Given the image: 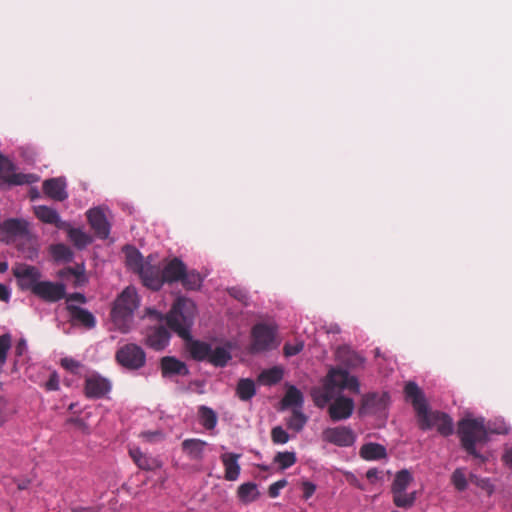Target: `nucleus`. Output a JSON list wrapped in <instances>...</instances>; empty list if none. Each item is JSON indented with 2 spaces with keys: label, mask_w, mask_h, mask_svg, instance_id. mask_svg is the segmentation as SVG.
<instances>
[{
  "label": "nucleus",
  "mask_w": 512,
  "mask_h": 512,
  "mask_svg": "<svg viewBox=\"0 0 512 512\" xmlns=\"http://www.w3.org/2000/svg\"><path fill=\"white\" fill-rule=\"evenodd\" d=\"M196 312V304L191 299L178 297L170 311L166 314L165 321L173 332L187 342V350L191 357L194 360L203 361L208 360L211 345L192 339L191 329L194 324Z\"/></svg>",
  "instance_id": "1"
},
{
  "label": "nucleus",
  "mask_w": 512,
  "mask_h": 512,
  "mask_svg": "<svg viewBox=\"0 0 512 512\" xmlns=\"http://www.w3.org/2000/svg\"><path fill=\"white\" fill-rule=\"evenodd\" d=\"M404 392L406 398L413 405L421 430L427 431L436 428L438 433L444 437L453 434L454 424L452 418L444 412L430 411L424 393L415 382H408L405 385Z\"/></svg>",
  "instance_id": "2"
},
{
  "label": "nucleus",
  "mask_w": 512,
  "mask_h": 512,
  "mask_svg": "<svg viewBox=\"0 0 512 512\" xmlns=\"http://www.w3.org/2000/svg\"><path fill=\"white\" fill-rule=\"evenodd\" d=\"M312 395L317 407L324 408L329 404L328 414L334 422L346 420L350 418L354 412V400L342 395L339 390H336L332 372L329 373L323 387L315 390Z\"/></svg>",
  "instance_id": "3"
},
{
  "label": "nucleus",
  "mask_w": 512,
  "mask_h": 512,
  "mask_svg": "<svg viewBox=\"0 0 512 512\" xmlns=\"http://www.w3.org/2000/svg\"><path fill=\"white\" fill-rule=\"evenodd\" d=\"M457 434L460 438L462 448L471 456L479 459L482 463L487 457L477 451L476 445L487 443L488 430L483 417L464 418L458 422Z\"/></svg>",
  "instance_id": "4"
},
{
  "label": "nucleus",
  "mask_w": 512,
  "mask_h": 512,
  "mask_svg": "<svg viewBox=\"0 0 512 512\" xmlns=\"http://www.w3.org/2000/svg\"><path fill=\"white\" fill-rule=\"evenodd\" d=\"M139 297L135 287H126L116 298L111 320L114 328L121 333H128L134 321V312L139 307Z\"/></svg>",
  "instance_id": "5"
},
{
  "label": "nucleus",
  "mask_w": 512,
  "mask_h": 512,
  "mask_svg": "<svg viewBox=\"0 0 512 512\" xmlns=\"http://www.w3.org/2000/svg\"><path fill=\"white\" fill-rule=\"evenodd\" d=\"M413 475L407 469H402L395 474L391 485L393 502L399 508H411L417 499V492H407V488L413 482Z\"/></svg>",
  "instance_id": "6"
},
{
  "label": "nucleus",
  "mask_w": 512,
  "mask_h": 512,
  "mask_svg": "<svg viewBox=\"0 0 512 512\" xmlns=\"http://www.w3.org/2000/svg\"><path fill=\"white\" fill-rule=\"evenodd\" d=\"M276 330L270 325L258 323L251 331L250 351L261 353L275 347Z\"/></svg>",
  "instance_id": "7"
},
{
  "label": "nucleus",
  "mask_w": 512,
  "mask_h": 512,
  "mask_svg": "<svg viewBox=\"0 0 512 512\" xmlns=\"http://www.w3.org/2000/svg\"><path fill=\"white\" fill-rule=\"evenodd\" d=\"M321 440L327 444L346 448L355 444L357 434L350 426L339 425L325 428L321 433Z\"/></svg>",
  "instance_id": "8"
},
{
  "label": "nucleus",
  "mask_w": 512,
  "mask_h": 512,
  "mask_svg": "<svg viewBox=\"0 0 512 512\" xmlns=\"http://www.w3.org/2000/svg\"><path fill=\"white\" fill-rule=\"evenodd\" d=\"M117 362L126 369L138 370L145 365L146 354L136 344H126L116 352Z\"/></svg>",
  "instance_id": "9"
},
{
  "label": "nucleus",
  "mask_w": 512,
  "mask_h": 512,
  "mask_svg": "<svg viewBox=\"0 0 512 512\" xmlns=\"http://www.w3.org/2000/svg\"><path fill=\"white\" fill-rule=\"evenodd\" d=\"M111 389V381L98 372H91L86 375L84 381V394L87 398H105L111 392Z\"/></svg>",
  "instance_id": "10"
},
{
  "label": "nucleus",
  "mask_w": 512,
  "mask_h": 512,
  "mask_svg": "<svg viewBox=\"0 0 512 512\" xmlns=\"http://www.w3.org/2000/svg\"><path fill=\"white\" fill-rule=\"evenodd\" d=\"M34 181L35 177L32 174L16 173L14 163L0 154V182L9 185H23Z\"/></svg>",
  "instance_id": "11"
},
{
  "label": "nucleus",
  "mask_w": 512,
  "mask_h": 512,
  "mask_svg": "<svg viewBox=\"0 0 512 512\" xmlns=\"http://www.w3.org/2000/svg\"><path fill=\"white\" fill-rule=\"evenodd\" d=\"M15 278L21 290H29L32 293L40 283L41 273L35 266L21 264L13 269Z\"/></svg>",
  "instance_id": "12"
},
{
  "label": "nucleus",
  "mask_w": 512,
  "mask_h": 512,
  "mask_svg": "<svg viewBox=\"0 0 512 512\" xmlns=\"http://www.w3.org/2000/svg\"><path fill=\"white\" fill-rule=\"evenodd\" d=\"M88 222L95 235L100 239H107L110 235L111 225L100 207H94L87 211Z\"/></svg>",
  "instance_id": "13"
},
{
  "label": "nucleus",
  "mask_w": 512,
  "mask_h": 512,
  "mask_svg": "<svg viewBox=\"0 0 512 512\" xmlns=\"http://www.w3.org/2000/svg\"><path fill=\"white\" fill-rule=\"evenodd\" d=\"M65 293L66 286L63 283L40 281L33 294L46 302H57L65 297Z\"/></svg>",
  "instance_id": "14"
},
{
  "label": "nucleus",
  "mask_w": 512,
  "mask_h": 512,
  "mask_svg": "<svg viewBox=\"0 0 512 512\" xmlns=\"http://www.w3.org/2000/svg\"><path fill=\"white\" fill-rule=\"evenodd\" d=\"M138 275L143 285L154 291L160 290L164 284L163 271L160 267L152 265L149 261H146V265Z\"/></svg>",
  "instance_id": "15"
},
{
  "label": "nucleus",
  "mask_w": 512,
  "mask_h": 512,
  "mask_svg": "<svg viewBox=\"0 0 512 512\" xmlns=\"http://www.w3.org/2000/svg\"><path fill=\"white\" fill-rule=\"evenodd\" d=\"M66 309L69 314L70 322L73 325H82L87 329H92L96 325L95 316L87 309L68 303Z\"/></svg>",
  "instance_id": "16"
},
{
  "label": "nucleus",
  "mask_w": 512,
  "mask_h": 512,
  "mask_svg": "<svg viewBox=\"0 0 512 512\" xmlns=\"http://www.w3.org/2000/svg\"><path fill=\"white\" fill-rule=\"evenodd\" d=\"M64 177L47 179L43 182V192L53 200L64 201L68 198Z\"/></svg>",
  "instance_id": "17"
},
{
  "label": "nucleus",
  "mask_w": 512,
  "mask_h": 512,
  "mask_svg": "<svg viewBox=\"0 0 512 512\" xmlns=\"http://www.w3.org/2000/svg\"><path fill=\"white\" fill-rule=\"evenodd\" d=\"M161 371L163 377L186 376L189 374L187 365L172 356H166L161 359Z\"/></svg>",
  "instance_id": "18"
},
{
  "label": "nucleus",
  "mask_w": 512,
  "mask_h": 512,
  "mask_svg": "<svg viewBox=\"0 0 512 512\" xmlns=\"http://www.w3.org/2000/svg\"><path fill=\"white\" fill-rule=\"evenodd\" d=\"M170 337V332L165 327H154L147 333L146 344L150 348L160 351L169 344Z\"/></svg>",
  "instance_id": "19"
},
{
  "label": "nucleus",
  "mask_w": 512,
  "mask_h": 512,
  "mask_svg": "<svg viewBox=\"0 0 512 512\" xmlns=\"http://www.w3.org/2000/svg\"><path fill=\"white\" fill-rule=\"evenodd\" d=\"M241 454L227 452L220 456L221 462L224 466L225 470V479L227 481H236L241 472V467L239 464V459Z\"/></svg>",
  "instance_id": "20"
},
{
  "label": "nucleus",
  "mask_w": 512,
  "mask_h": 512,
  "mask_svg": "<svg viewBox=\"0 0 512 512\" xmlns=\"http://www.w3.org/2000/svg\"><path fill=\"white\" fill-rule=\"evenodd\" d=\"M186 265L179 258H173L163 267L164 283H174L181 281L184 275Z\"/></svg>",
  "instance_id": "21"
},
{
  "label": "nucleus",
  "mask_w": 512,
  "mask_h": 512,
  "mask_svg": "<svg viewBox=\"0 0 512 512\" xmlns=\"http://www.w3.org/2000/svg\"><path fill=\"white\" fill-rule=\"evenodd\" d=\"M3 233L13 237H24L28 234V222L23 219L10 218L0 224Z\"/></svg>",
  "instance_id": "22"
},
{
  "label": "nucleus",
  "mask_w": 512,
  "mask_h": 512,
  "mask_svg": "<svg viewBox=\"0 0 512 512\" xmlns=\"http://www.w3.org/2000/svg\"><path fill=\"white\" fill-rule=\"evenodd\" d=\"M359 455L366 461H376L387 457L386 447L379 443L369 442L361 446Z\"/></svg>",
  "instance_id": "23"
},
{
  "label": "nucleus",
  "mask_w": 512,
  "mask_h": 512,
  "mask_svg": "<svg viewBox=\"0 0 512 512\" xmlns=\"http://www.w3.org/2000/svg\"><path fill=\"white\" fill-rule=\"evenodd\" d=\"M129 455L134 463L142 470L151 471L161 466V463L157 459L147 456L139 447L130 448Z\"/></svg>",
  "instance_id": "24"
},
{
  "label": "nucleus",
  "mask_w": 512,
  "mask_h": 512,
  "mask_svg": "<svg viewBox=\"0 0 512 512\" xmlns=\"http://www.w3.org/2000/svg\"><path fill=\"white\" fill-rule=\"evenodd\" d=\"M35 214L37 218L44 223L53 224L60 229L66 227V222L61 220L59 213L53 208L45 205H39L35 207Z\"/></svg>",
  "instance_id": "25"
},
{
  "label": "nucleus",
  "mask_w": 512,
  "mask_h": 512,
  "mask_svg": "<svg viewBox=\"0 0 512 512\" xmlns=\"http://www.w3.org/2000/svg\"><path fill=\"white\" fill-rule=\"evenodd\" d=\"M65 228H67V236L69 240L77 249L83 250L92 243V236L81 228L71 227L68 223H66Z\"/></svg>",
  "instance_id": "26"
},
{
  "label": "nucleus",
  "mask_w": 512,
  "mask_h": 512,
  "mask_svg": "<svg viewBox=\"0 0 512 512\" xmlns=\"http://www.w3.org/2000/svg\"><path fill=\"white\" fill-rule=\"evenodd\" d=\"M237 496L242 503L249 504L259 498L260 492L256 483L246 482L238 487Z\"/></svg>",
  "instance_id": "27"
},
{
  "label": "nucleus",
  "mask_w": 512,
  "mask_h": 512,
  "mask_svg": "<svg viewBox=\"0 0 512 512\" xmlns=\"http://www.w3.org/2000/svg\"><path fill=\"white\" fill-rule=\"evenodd\" d=\"M126 254V266L136 272L137 274L143 269L146 265V261H144L142 254L136 248L132 246H127L125 249Z\"/></svg>",
  "instance_id": "28"
},
{
  "label": "nucleus",
  "mask_w": 512,
  "mask_h": 512,
  "mask_svg": "<svg viewBox=\"0 0 512 512\" xmlns=\"http://www.w3.org/2000/svg\"><path fill=\"white\" fill-rule=\"evenodd\" d=\"M207 443L201 439H186L182 442V448L187 455L195 460L203 458L204 447Z\"/></svg>",
  "instance_id": "29"
},
{
  "label": "nucleus",
  "mask_w": 512,
  "mask_h": 512,
  "mask_svg": "<svg viewBox=\"0 0 512 512\" xmlns=\"http://www.w3.org/2000/svg\"><path fill=\"white\" fill-rule=\"evenodd\" d=\"M256 385L250 378H242L236 387V395L241 401H249L256 395Z\"/></svg>",
  "instance_id": "30"
},
{
  "label": "nucleus",
  "mask_w": 512,
  "mask_h": 512,
  "mask_svg": "<svg viewBox=\"0 0 512 512\" xmlns=\"http://www.w3.org/2000/svg\"><path fill=\"white\" fill-rule=\"evenodd\" d=\"M285 407H291L292 409H302L304 404L303 393L295 386H290L282 400Z\"/></svg>",
  "instance_id": "31"
},
{
  "label": "nucleus",
  "mask_w": 512,
  "mask_h": 512,
  "mask_svg": "<svg viewBox=\"0 0 512 512\" xmlns=\"http://www.w3.org/2000/svg\"><path fill=\"white\" fill-rule=\"evenodd\" d=\"M60 277L67 281L72 280L74 287H81L87 282V278L84 273V268L80 266L68 267L63 269L60 272Z\"/></svg>",
  "instance_id": "32"
},
{
  "label": "nucleus",
  "mask_w": 512,
  "mask_h": 512,
  "mask_svg": "<svg viewBox=\"0 0 512 512\" xmlns=\"http://www.w3.org/2000/svg\"><path fill=\"white\" fill-rule=\"evenodd\" d=\"M198 416L200 424L206 430H213L216 427L218 416L212 408L205 405L200 406L198 409Z\"/></svg>",
  "instance_id": "33"
},
{
  "label": "nucleus",
  "mask_w": 512,
  "mask_h": 512,
  "mask_svg": "<svg viewBox=\"0 0 512 512\" xmlns=\"http://www.w3.org/2000/svg\"><path fill=\"white\" fill-rule=\"evenodd\" d=\"M283 374L284 371L281 367L274 366L272 368L263 370L258 377V381L263 385L272 386L282 380Z\"/></svg>",
  "instance_id": "34"
},
{
  "label": "nucleus",
  "mask_w": 512,
  "mask_h": 512,
  "mask_svg": "<svg viewBox=\"0 0 512 512\" xmlns=\"http://www.w3.org/2000/svg\"><path fill=\"white\" fill-rule=\"evenodd\" d=\"M308 422V417L303 413L302 409H292L290 417L287 419L286 424L288 429L296 433L301 432Z\"/></svg>",
  "instance_id": "35"
},
{
  "label": "nucleus",
  "mask_w": 512,
  "mask_h": 512,
  "mask_svg": "<svg viewBox=\"0 0 512 512\" xmlns=\"http://www.w3.org/2000/svg\"><path fill=\"white\" fill-rule=\"evenodd\" d=\"M231 360V353L225 347L211 348L208 361L217 367H224Z\"/></svg>",
  "instance_id": "36"
},
{
  "label": "nucleus",
  "mask_w": 512,
  "mask_h": 512,
  "mask_svg": "<svg viewBox=\"0 0 512 512\" xmlns=\"http://www.w3.org/2000/svg\"><path fill=\"white\" fill-rule=\"evenodd\" d=\"M182 285L189 290H197L201 287L203 278L201 277L200 273L193 270V271H187L185 268V272L183 277L181 278Z\"/></svg>",
  "instance_id": "37"
},
{
  "label": "nucleus",
  "mask_w": 512,
  "mask_h": 512,
  "mask_svg": "<svg viewBox=\"0 0 512 512\" xmlns=\"http://www.w3.org/2000/svg\"><path fill=\"white\" fill-rule=\"evenodd\" d=\"M50 251L56 261L70 262L74 257L70 247L62 243L52 245Z\"/></svg>",
  "instance_id": "38"
},
{
  "label": "nucleus",
  "mask_w": 512,
  "mask_h": 512,
  "mask_svg": "<svg viewBox=\"0 0 512 512\" xmlns=\"http://www.w3.org/2000/svg\"><path fill=\"white\" fill-rule=\"evenodd\" d=\"M451 483L459 492L465 491L468 488V480L465 474V468L458 467L451 475Z\"/></svg>",
  "instance_id": "39"
},
{
  "label": "nucleus",
  "mask_w": 512,
  "mask_h": 512,
  "mask_svg": "<svg viewBox=\"0 0 512 512\" xmlns=\"http://www.w3.org/2000/svg\"><path fill=\"white\" fill-rule=\"evenodd\" d=\"M296 460V454L288 451L279 452L274 458L275 463H277L282 470L293 466Z\"/></svg>",
  "instance_id": "40"
},
{
  "label": "nucleus",
  "mask_w": 512,
  "mask_h": 512,
  "mask_svg": "<svg viewBox=\"0 0 512 512\" xmlns=\"http://www.w3.org/2000/svg\"><path fill=\"white\" fill-rule=\"evenodd\" d=\"M12 338L9 333L0 336V372L7 360V354L11 349Z\"/></svg>",
  "instance_id": "41"
},
{
  "label": "nucleus",
  "mask_w": 512,
  "mask_h": 512,
  "mask_svg": "<svg viewBox=\"0 0 512 512\" xmlns=\"http://www.w3.org/2000/svg\"><path fill=\"white\" fill-rule=\"evenodd\" d=\"M488 430V434H508L510 431L509 425L504 421V419H495L494 421H490L486 426Z\"/></svg>",
  "instance_id": "42"
},
{
  "label": "nucleus",
  "mask_w": 512,
  "mask_h": 512,
  "mask_svg": "<svg viewBox=\"0 0 512 512\" xmlns=\"http://www.w3.org/2000/svg\"><path fill=\"white\" fill-rule=\"evenodd\" d=\"M469 478L472 483L484 490L488 495H491L494 492V485L489 478H483L474 473H471Z\"/></svg>",
  "instance_id": "43"
},
{
  "label": "nucleus",
  "mask_w": 512,
  "mask_h": 512,
  "mask_svg": "<svg viewBox=\"0 0 512 512\" xmlns=\"http://www.w3.org/2000/svg\"><path fill=\"white\" fill-rule=\"evenodd\" d=\"M343 384L341 387L336 386V390H339L340 392L343 389H349L350 391L359 394L360 393V383L355 376H349L348 374H343Z\"/></svg>",
  "instance_id": "44"
},
{
  "label": "nucleus",
  "mask_w": 512,
  "mask_h": 512,
  "mask_svg": "<svg viewBox=\"0 0 512 512\" xmlns=\"http://www.w3.org/2000/svg\"><path fill=\"white\" fill-rule=\"evenodd\" d=\"M271 439L274 444H286L290 435L282 426H275L271 430Z\"/></svg>",
  "instance_id": "45"
},
{
  "label": "nucleus",
  "mask_w": 512,
  "mask_h": 512,
  "mask_svg": "<svg viewBox=\"0 0 512 512\" xmlns=\"http://www.w3.org/2000/svg\"><path fill=\"white\" fill-rule=\"evenodd\" d=\"M60 363L65 370L69 371L72 374H79L80 369L83 367V364L80 361L72 357L62 358Z\"/></svg>",
  "instance_id": "46"
},
{
  "label": "nucleus",
  "mask_w": 512,
  "mask_h": 512,
  "mask_svg": "<svg viewBox=\"0 0 512 512\" xmlns=\"http://www.w3.org/2000/svg\"><path fill=\"white\" fill-rule=\"evenodd\" d=\"M378 400V395L376 393L367 394L363 398L362 407L360 409L361 413L371 412L374 408L376 402Z\"/></svg>",
  "instance_id": "47"
},
{
  "label": "nucleus",
  "mask_w": 512,
  "mask_h": 512,
  "mask_svg": "<svg viewBox=\"0 0 512 512\" xmlns=\"http://www.w3.org/2000/svg\"><path fill=\"white\" fill-rule=\"evenodd\" d=\"M304 348V343L302 341H298L296 343H286L284 345V354L287 357L295 356L299 354Z\"/></svg>",
  "instance_id": "48"
},
{
  "label": "nucleus",
  "mask_w": 512,
  "mask_h": 512,
  "mask_svg": "<svg viewBox=\"0 0 512 512\" xmlns=\"http://www.w3.org/2000/svg\"><path fill=\"white\" fill-rule=\"evenodd\" d=\"M228 293L230 296L244 304H246L248 301L247 291L241 287H231L228 289Z\"/></svg>",
  "instance_id": "49"
},
{
  "label": "nucleus",
  "mask_w": 512,
  "mask_h": 512,
  "mask_svg": "<svg viewBox=\"0 0 512 512\" xmlns=\"http://www.w3.org/2000/svg\"><path fill=\"white\" fill-rule=\"evenodd\" d=\"M60 388V380L56 371L52 372L49 379L45 383V389L47 391H57Z\"/></svg>",
  "instance_id": "50"
},
{
  "label": "nucleus",
  "mask_w": 512,
  "mask_h": 512,
  "mask_svg": "<svg viewBox=\"0 0 512 512\" xmlns=\"http://www.w3.org/2000/svg\"><path fill=\"white\" fill-rule=\"evenodd\" d=\"M287 485L286 479L278 480L269 486L268 494L271 498H276L280 494V490Z\"/></svg>",
  "instance_id": "51"
},
{
  "label": "nucleus",
  "mask_w": 512,
  "mask_h": 512,
  "mask_svg": "<svg viewBox=\"0 0 512 512\" xmlns=\"http://www.w3.org/2000/svg\"><path fill=\"white\" fill-rule=\"evenodd\" d=\"M141 437L147 442H155L163 439L164 435L160 430H156L142 432Z\"/></svg>",
  "instance_id": "52"
},
{
  "label": "nucleus",
  "mask_w": 512,
  "mask_h": 512,
  "mask_svg": "<svg viewBox=\"0 0 512 512\" xmlns=\"http://www.w3.org/2000/svg\"><path fill=\"white\" fill-rule=\"evenodd\" d=\"M86 301H87V299L84 294L76 292V293H72L67 296L66 305L68 303H73V302H78L80 304H84V303H86Z\"/></svg>",
  "instance_id": "53"
},
{
  "label": "nucleus",
  "mask_w": 512,
  "mask_h": 512,
  "mask_svg": "<svg viewBox=\"0 0 512 512\" xmlns=\"http://www.w3.org/2000/svg\"><path fill=\"white\" fill-rule=\"evenodd\" d=\"M68 423H73L77 427H79L82 431H84L85 433H89L88 424L81 418H78V417L70 418V419H68Z\"/></svg>",
  "instance_id": "54"
},
{
  "label": "nucleus",
  "mask_w": 512,
  "mask_h": 512,
  "mask_svg": "<svg viewBox=\"0 0 512 512\" xmlns=\"http://www.w3.org/2000/svg\"><path fill=\"white\" fill-rule=\"evenodd\" d=\"M303 489H304V498L309 499L315 492L316 486L312 482H304L303 483Z\"/></svg>",
  "instance_id": "55"
},
{
  "label": "nucleus",
  "mask_w": 512,
  "mask_h": 512,
  "mask_svg": "<svg viewBox=\"0 0 512 512\" xmlns=\"http://www.w3.org/2000/svg\"><path fill=\"white\" fill-rule=\"evenodd\" d=\"M27 342L25 339H20L15 347V353L17 356L23 355L27 351Z\"/></svg>",
  "instance_id": "56"
},
{
  "label": "nucleus",
  "mask_w": 512,
  "mask_h": 512,
  "mask_svg": "<svg viewBox=\"0 0 512 512\" xmlns=\"http://www.w3.org/2000/svg\"><path fill=\"white\" fill-rule=\"evenodd\" d=\"M10 296H11L10 289L4 284H0V300L7 302V301H9Z\"/></svg>",
  "instance_id": "57"
},
{
  "label": "nucleus",
  "mask_w": 512,
  "mask_h": 512,
  "mask_svg": "<svg viewBox=\"0 0 512 512\" xmlns=\"http://www.w3.org/2000/svg\"><path fill=\"white\" fill-rule=\"evenodd\" d=\"M5 410H6V401L3 397H0V426H2L4 424V422L6 421Z\"/></svg>",
  "instance_id": "58"
},
{
  "label": "nucleus",
  "mask_w": 512,
  "mask_h": 512,
  "mask_svg": "<svg viewBox=\"0 0 512 512\" xmlns=\"http://www.w3.org/2000/svg\"><path fill=\"white\" fill-rule=\"evenodd\" d=\"M379 470L376 469V468H371L369 469L367 472H366V477L367 479H369L370 481H373V480H376V479H379Z\"/></svg>",
  "instance_id": "59"
},
{
  "label": "nucleus",
  "mask_w": 512,
  "mask_h": 512,
  "mask_svg": "<svg viewBox=\"0 0 512 512\" xmlns=\"http://www.w3.org/2000/svg\"><path fill=\"white\" fill-rule=\"evenodd\" d=\"M341 332V328L337 323H332L327 328V333L339 334Z\"/></svg>",
  "instance_id": "60"
},
{
  "label": "nucleus",
  "mask_w": 512,
  "mask_h": 512,
  "mask_svg": "<svg viewBox=\"0 0 512 512\" xmlns=\"http://www.w3.org/2000/svg\"><path fill=\"white\" fill-rule=\"evenodd\" d=\"M503 459L509 466L512 467V448H509L505 451Z\"/></svg>",
  "instance_id": "61"
},
{
  "label": "nucleus",
  "mask_w": 512,
  "mask_h": 512,
  "mask_svg": "<svg viewBox=\"0 0 512 512\" xmlns=\"http://www.w3.org/2000/svg\"><path fill=\"white\" fill-rule=\"evenodd\" d=\"M29 485H30V480H28V479L17 483V487L19 490H25L29 487Z\"/></svg>",
  "instance_id": "62"
},
{
  "label": "nucleus",
  "mask_w": 512,
  "mask_h": 512,
  "mask_svg": "<svg viewBox=\"0 0 512 512\" xmlns=\"http://www.w3.org/2000/svg\"><path fill=\"white\" fill-rule=\"evenodd\" d=\"M72 510H73V512H95L94 509L91 507H81V506L74 507Z\"/></svg>",
  "instance_id": "63"
},
{
  "label": "nucleus",
  "mask_w": 512,
  "mask_h": 512,
  "mask_svg": "<svg viewBox=\"0 0 512 512\" xmlns=\"http://www.w3.org/2000/svg\"><path fill=\"white\" fill-rule=\"evenodd\" d=\"M8 270V263L6 261H0V273H5Z\"/></svg>",
  "instance_id": "64"
}]
</instances>
